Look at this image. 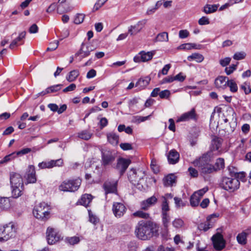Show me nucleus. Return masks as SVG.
I'll return each mask as SVG.
<instances>
[{
  "label": "nucleus",
  "mask_w": 251,
  "mask_h": 251,
  "mask_svg": "<svg viewBox=\"0 0 251 251\" xmlns=\"http://www.w3.org/2000/svg\"><path fill=\"white\" fill-rule=\"evenodd\" d=\"M16 157V152H13L7 155H6L3 159L0 161V164H3L9 162L14 159Z\"/></svg>",
  "instance_id": "44"
},
{
  "label": "nucleus",
  "mask_w": 251,
  "mask_h": 251,
  "mask_svg": "<svg viewBox=\"0 0 251 251\" xmlns=\"http://www.w3.org/2000/svg\"><path fill=\"white\" fill-rule=\"evenodd\" d=\"M248 234L245 231L239 233L237 236V240L238 242L241 245H245L247 242V236Z\"/></svg>",
  "instance_id": "37"
},
{
  "label": "nucleus",
  "mask_w": 251,
  "mask_h": 251,
  "mask_svg": "<svg viewBox=\"0 0 251 251\" xmlns=\"http://www.w3.org/2000/svg\"><path fill=\"white\" fill-rule=\"evenodd\" d=\"M50 206L47 203L41 202L35 207L33 213L36 218L45 221L50 217Z\"/></svg>",
  "instance_id": "5"
},
{
  "label": "nucleus",
  "mask_w": 251,
  "mask_h": 251,
  "mask_svg": "<svg viewBox=\"0 0 251 251\" xmlns=\"http://www.w3.org/2000/svg\"><path fill=\"white\" fill-rule=\"evenodd\" d=\"M211 240L213 246L216 250L221 251L225 247L226 241L221 233L218 232L214 234Z\"/></svg>",
  "instance_id": "10"
},
{
  "label": "nucleus",
  "mask_w": 251,
  "mask_h": 251,
  "mask_svg": "<svg viewBox=\"0 0 251 251\" xmlns=\"http://www.w3.org/2000/svg\"><path fill=\"white\" fill-rule=\"evenodd\" d=\"M126 207L121 202H114L113 204L112 210L114 215L117 218L122 217L126 211Z\"/></svg>",
  "instance_id": "14"
},
{
  "label": "nucleus",
  "mask_w": 251,
  "mask_h": 251,
  "mask_svg": "<svg viewBox=\"0 0 251 251\" xmlns=\"http://www.w3.org/2000/svg\"><path fill=\"white\" fill-rule=\"evenodd\" d=\"M50 161L51 168L54 167H61L64 164L63 160L61 158L57 160H51Z\"/></svg>",
  "instance_id": "45"
},
{
  "label": "nucleus",
  "mask_w": 251,
  "mask_h": 251,
  "mask_svg": "<svg viewBox=\"0 0 251 251\" xmlns=\"http://www.w3.org/2000/svg\"><path fill=\"white\" fill-rule=\"evenodd\" d=\"M227 86L230 88V90L232 92H236L238 90V87L235 82L232 80H228Z\"/></svg>",
  "instance_id": "43"
},
{
  "label": "nucleus",
  "mask_w": 251,
  "mask_h": 251,
  "mask_svg": "<svg viewBox=\"0 0 251 251\" xmlns=\"http://www.w3.org/2000/svg\"><path fill=\"white\" fill-rule=\"evenodd\" d=\"M26 35V32L23 31L21 32L18 37L15 39L14 40L12 41L11 44L9 45V48L11 49H14L15 47H17L20 45L23 44V42H22V39H24Z\"/></svg>",
  "instance_id": "24"
},
{
  "label": "nucleus",
  "mask_w": 251,
  "mask_h": 251,
  "mask_svg": "<svg viewBox=\"0 0 251 251\" xmlns=\"http://www.w3.org/2000/svg\"><path fill=\"white\" fill-rule=\"evenodd\" d=\"M101 164L105 167L111 165L115 160L116 154L114 152L108 150L101 151Z\"/></svg>",
  "instance_id": "9"
},
{
  "label": "nucleus",
  "mask_w": 251,
  "mask_h": 251,
  "mask_svg": "<svg viewBox=\"0 0 251 251\" xmlns=\"http://www.w3.org/2000/svg\"><path fill=\"white\" fill-rule=\"evenodd\" d=\"M140 206L141 209L145 211L148 210L151 206H152L145 200L142 201L140 202Z\"/></svg>",
  "instance_id": "53"
},
{
  "label": "nucleus",
  "mask_w": 251,
  "mask_h": 251,
  "mask_svg": "<svg viewBox=\"0 0 251 251\" xmlns=\"http://www.w3.org/2000/svg\"><path fill=\"white\" fill-rule=\"evenodd\" d=\"M85 15L83 14H77L74 19V23L75 24H80L84 20Z\"/></svg>",
  "instance_id": "49"
},
{
  "label": "nucleus",
  "mask_w": 251,
  "mask_h": 251,
  "mask_svg": "<svg viewBox=\"0 0 251 251\" xmlns=\"http://www.w3.org/2000/svg\"><path fill=\"white\" fill-rule=\"evenodd\" d=\"M151 78L149 77L140 78L136 83L135 86L138 87L140 89H143L149 83Z\"/></svg>",
  "instance_id": "30"
},
{
  "label": "nucleus",
  "mask_w": 251,
  "mask_h": 251,
  "mask_svg": "<svg viewBox=\"0 0 251 251\" xmlns=\"http://www.w3.org/2000/svg\"><path fill=\"white\" fill-rule=\"evenodd\" d=\"M155 53V51L145 52L141 51L134 57L135 62H146L151 60Z\"/></svg>",
  "instance_id": "12"
},
{
  "label": "nucleus",
  "mask_w": 251,
  "mask_h": 251,
  "mask_svg": "<svg viewBox=\"0 0 251 251\" xmlns=\"http://www.w3.org/2000/svg\"><path fill=\"white\" fill-rule=\"evenodd\" d=\"M174 200L176 205L177 207H183L185 205V203L179 198L175 197Z\"/></svg>",
  "instance_id": "60"
},
{
  "label": "nucleus",
  "mask_w": 251,
  "mask_h": 251,
  "mask_svg": "<svg viewBox=\"0 0 251 251\" xmlns=\"http://www.w3.org/2000/svg\"><path fill=\"white\" fill-rule=\"evenodd\" d=\"M133 216L144 219H149L150 218L149 213L144 212L143 210H140L133 213Z\"/></svg>",
  "instance_id": "35"
},
{
  "label": "nucleus",
  "mask_w": 251,
  "mask_h": 251,
  "mask_svg": "<svg viewBox=\"0 0 251 251\" xmlns=\"http://www.w3.org/2000/svg\"><path fill=\"white\" fill-rule=\"evenodd\" d=\"M10 206V200L8 198H0V207L3 209H7Z\"/></svg>",
  "instance_id": "36"
},
{
  "label": "nucleus",
  "mask_w": 251,
  "mask_h": 251,
  "mask_svg": "<svg viewBox=\"0 0 251 251\" xmlns=\"http://www.w3.org/2000/svg\"><path fill=\"white\" fill-rule=\"evenodd\" d=\"M10 180L12 196L18 198L22 195L24 190L23 178L20 174L13 172L10 174Z\"/></svg>",
  "instance_id": "3"
},
{
  "label": "nucleus",
  "mask_w": 251,
  "mask_h": 251,
  "mask_svg": "<svg viewBox=\"0 0 251 251\" xmlns=\"http://www.w3.org/2000/svg\"><path fill=\"white\" fill-rule=\"evenodd\" d=\"M176 176L174 175L171 174L164 178L163 183L166 187L172 186L173 184L176 182Z\"/></svg>",
  "instance_id": "27"
},
{
  "label": "nucleus",
  "mask_w": 251,
  "mask_h": 251,
  "mask_svg": "<svg viewBox=\"0 0 251 251\" xmlns=\"http://www.w3.org/2000/svg\"><path fill=\"white\" fill-rule=\"evenodd\" d=\"M246 54L245 52L241 51V52H236L233 56V58L235 60H239L243 59H244L246 57Z\"/></svg>",
  "instance_id": "50"
},
{
  "label": "nucleus",
  "mask_w": 251,
  "mask_h": 251,
  "mask_svg": "<svg viewBox=\"0 0 251 251\" xmlns=\"http://www.w3.org/2000/svg\"><path fill=\"white\" fill-rule=\"evenodd\" d=\"M146 21H141L138 22L136 25L128 27V33L130 35H135L139 32L146 24Z\"/></svg>",
  "instance_id": "20"
},
{
  "label": "nucleus",
  "mask_w": 251,
  "mask_h": 251,
  "mask_svg": "<svg viewBox=\"0 0 251 251\" xmlns=\"http://www.w3.org/2000/svg\"><path fill=\"white\" fill-rule=\"evenodd\" d=\"M158 227L151 221H140L135 229L136 237L142 240H148L158 234Z\"/></svg>",
  "instance_id": "1"
},
{
  "label": "nucleus",
  "mask_w": 251,
  "mask_h": 251,
  "mask_svg": "<svg viewBox=\"0 0 251 251\" xmlns=\"http://www.w3.org/2000/svg\"><path fill=\"white\" fill-rule=\"evenodd\" d=\"M228 78L226 76H219L215 80V85L218 89H224L227 86Z\"/></svg>",
  "instance_id": "23"
},
{
  "label": "nucleus",
  "mask_w": 251,
  "mask_h": 251,
  "mask_svg": "<svg viewBox=\"0 0 251 251\" xmlns=\"http://www.w3.org/2000/svg\"><path fill=\"white\" fill-rule=\"evenodd\" d=\"M180 48L181 49H185V50H190L192 48L196 49H199L200 48L198 47L197 45L195 44H192V43H186L181 45L180 46Z\"/></svg>",
  "instance_id": "48"
},
{
  "label": "nucleus",
  "mask_w": 251,
  "mask_h": 251,
  "mask_svg": "<svg viewBox=\"0 0 251 251\" xmlns=\"http://www.w3.org/2000/svg\"><path fill=\"white\" fill-rule=\"evenodd\" d=\"M120 146L124 151L131 150L133 149L132 145L128 143H121L120 145Z\"/></svg>",
  "instance_id": "61"
},
{
  "label": "nucleus",
  "mask_w": 251,
  "mask_h": 251,
  "mask_svg": "<svg viewBox=\"0 0 251 251\" xmlns=\"http://www.w3.org/2000/svg\"><path fill=\"white\" fill-rule=\"evenodd\" d=\"M157 198L155 196H152L145 200V201L151 206L154 205L157 202Z\"/></svg>",
  "instance_id": "59"
},
{
  "label": "nucleus",
  "mask_w": 251,
  "mask_h": 251,
  "mask_svg": "<svg viewBox=\"0 0 251 251\" xmlns=\"http://www.w3.org/2000/svg\"><path fill=\"white\" fill-rule=\"evenodd\" d=\"M202 176L208 175L215 172V167L211 164H202L197 166Z\"/></svg>",
  "instance_id": "19"
},
{
  "label": "nucleus",
  "mask_w": 251,
  "mask_h": 251,
  "mask_svg": "<svg viewBox=\"0 0 251 251\" xmlns=\"http://www.w3.org/2000/svg\"><path fill=\"white\" fill-rule=\"evenodd\" d=\"M170 216L168 213L162 214V222L165 230L166 232L168 231V227L170 222Z\"/></svg>",
  "instance_id": "31"
},
{
  "label": "nucleus",
  "mask_w": 251,
  "mask_h": 251,
  "mask_svg": "<svg viewBox=\"0 0 251 251\" xmlns=\"http://www.w3.org/2000/svg\"><path fill=\"white\" fill-rule=\"evenodd\" d=\"M26 178L27 183H35L36 181V177L35 175V171L34 167L32 165L28 166Z\"/></svg>",
  "instance_id": "22"
},
{
  "label": "nucleus",
  "mask_w": 251,
  "mask_h": 251,
  "mask_svg": "<svg viewBox=\"0 0 251 251\" xmlns=\"http://www.w3.org/2000/svg\"><path fill=\"white\" fill-rule=\"evenodd\" d=\"M198 23L201 25H203L209 24L210 22L207 17L203 16L199 20Z\"/></svg>",
  "instance_id": "58"
},
{
  "label": "nucleus",
  "mask_w": 251,
  "mask_h": 251,
  "mask_svg": "<svg viewBox=\"0 0 251 251\" xmlns=\"http://www.w3.org/2000/svg\"><path fill=\"white\" fill-rule=\"evenodd\" d=\"M93 197L90 194H84L82 195L78 202L84 206H87L92 200Z\"/></svg>",
  "instance_id": "26"
},
{
  "label": "nucleus",
  "mask_w": 251,
  "mask_h": 251,
  "mask_svg": "<svg viewBox=\"0 0 251 251\" xmlns=\"http://www.w3.org/2000/svg\"><path fill=\"white\" fill-rule=\"evenodd\" d=\"M89 221L94 225H96L99 222V218L94 215L90 210H88Z\"/></svg>",
  "instance_id": "47"
},
{
  "label": "nucleus",
  "mask_w": 251,
  "mask_h": 251,
  "mask_svg": "<svg viewBox=\"0 0 251 251\" xmlns=\"http://www.w3.org/2000/svg\"><path fill=\"white\" fill-rule=\"evenodd\" d=\"M151 167L153 172L155 174H157L159 171V167L156 164V162L155 160H151Z\"/></svg>",
  "instance_id": "63"
},
{
  "label": "nucleus",
  "mask_w": 251,
  "mask_h": 251,
  "mask_svg": "<svg viewBox=\"0 0 251 251\" xmlns=\"http://www.w3.org/2000/svg\"><path fill=\"white\" fill-rule=\"evenodd\" d=\"M187 59L189 61L195 60L197 62L200 63L204 60L203 56L199 53H194L189 55L187 57Z\"/></svg>",
  "instance_id": "32"
},
{
  "label": "nucleus",
  "mask_w": 251,
  "mask_h": 251,
  "mask_svg": "<svg viewBox=\"0 0 251 251\" xmlns=\"http://www.w3.org/2000/svg\"><path fill=\"white\" fill-rule=\"evenodd\" d=\"M130 161L123 158L118 160L116 169L119 172L120 176H122L128 168Z\"/></svg>",
  "instance_id": "17"
},
{
  "label": "nucleus",
  "mask_w": 251,
  "mask_h": 251,
  "mask_svg": "<svg viewBox=\"0 0 251 251\" xmlns=\"http://www.w3.org/2000/svg\"><path fill=\"white\" fill-rule=\"evenodd\" d=\"M118 181H106L103 185V188L105 191V194L110 193L117 194Z\"/></svg>",
  "instance_id": "15"
},
{
  "label": "nucleus",
  "mask_w": 251,
  "mask_h": 251,
  "mask_svg": "<svg viewBox=\"0 0 251 251\" xmlns=\"http://www.w3.org/2000/svg\"><path fill=\"white\" fill-rule=\"evenodd\" d=\"M222 142V139L215 136L211 141L209 151H211L212 153H214V152L215 151L216 155L220 154L222 153L221 147Z\"/></svg>",
  "instance_id": "11"
},
{
  "label": "nucleus",
  "mask_w": 251,
  "mask_h": 251,
  "mask_svg": "<svg viewBox=\"0 0 251 251\" xmlns=\"http://www.w3.org/2000/svg\"><path fill=\"white\" fill-rule=\"evenodd\" d=\"M201 199L194 193L191 196L190 199V205L192 207L198 206L200 204V201Z\"/></svg>",
  "instance_id": "39"
},
{
  "label": "nucleus",
  "mask_w": 251,
  "mask_h": 251,
  "mask_svg": "<svg viewBox=\"0 0 251 251\" xmlns=\"http://www.w3.org/2000/svg\"><path fill=\"white\" fill-rule=\"evenodd\" d=\"M214 166L215 167V172L224 169L225 167L224 159L222 158H218L216 160L215 165Z\"/></svg>",
  "instance_id": "38"
},
{
  "label": "nucleus",
  "mask_w": 251,
  "mask_h": 251,
  "mask_svg": "<svg viewBox=\"0 0 251 251\" xmlns=\"http://www.w3.org/2000/svg\"><path fill=\"white\" fill-rule=\"evenodd\" d=\"M79 75V73L77 70H74L69 73L66 78L69 82H73L76 79Z\"/></svg>",
  "instance_id": "33"
},
{
  "label": "nucleus",
  "mask_w": 251,
  "mask_h": 251,
  "mask_svg": "<svg viewBox=\"0 0 251 251\" xmlns=\"http://www.w3.org/2000/svg\"><path fill=\"white\" fill-rule=\"evenodd\" d=\"M208 187H206L194 192V193L197 195V196L201 199L203 195L208 191Z\"/></svg>",
  "instance_id": "57"
},
{
  "label": "nucleus",
  "mask_w": 251,
  "mask_h": 251,
  "mask_svg": "<svg viewBox=\"0 0 251 251\" xmlns=\"http://www.w3.org/2000/svg\"><path fill=\"white\" fill-rule=\"evenodd\" d=\"M95 50L93 46L90 44L82 43L79 51L75 54L76 56H80L81 58H84L89 56L90 52Z\"/></svg>",
  "instance_id": "13"
},
{
  "label": "nucleus",
  "mask_w": 251,
  "mask_h": 251,
  "mask_svg": "<svg viewBox=\"0 0 251 251\" xmlns=\"http://www.w3.org/2000/svg\"><path fill=\"white\" fill-rule=\"evenodd\" d=\"M16 232L15 226L12 223L0 227V242H5L14 236Z\"/></svg>",
  "instance_id": "6"
},
{
  "label": "nucleus",
  "mask_w": 251,
  "mask_h": 251,
  "mask_svg": "<svg viewBox=\"0 0 251 251\" xmlns=\"http://www.w3.org/2000/svg\"><path fill=\"white\" fill-rule=\"evenodd\" d=\"M169 210L170 208L167 201L165 200V201H163L162 204V214L168 213V211H169Z\"/></svg>",
  "instance_id": "55"
},
{
  "label": "nucleus",
  "mask_w": 251,
  "mask_h": 251,
  "mask_svg": "<svg viewBox=\"0 0 251 251\" xmlns=\"http://www.w3.org/2000/svg\"><path fill=\"white\" fill-rule=\"evenodd\" d=\"M197 119V115L196 113L195 108H192L190 111H188L182 114L180 117L178 118L176 122H185L190 120H196Z\"/></svg>",
  "instance_id": "16"
},
{
  "label": "nucleus",
  "mask_w": 251,
  "mask_h": 251,
  "mask_svg": "<svg viewBox=\"0 0 251 251\" xmlns=\"http://www.w3.org/2000/svg\"><path fill=\"white\" fill-rule=\"evenodd\" d=\"M92 134L87 130H83L78 133V137L85 140H88L91 138Z\"/></svg>",
  "instance_id": "42"
},
{
  "label": "nucleus",
  "mask_w": 251,
  "mask_h": 251,
  "mask_svg": "<svg viewBox=\"0 0 251 251\" xmlns=\"http://www.w3.org/2000/svg\"><path fill=\"white\" fill-rule=\"evenodd\" d=\"M67 242L71 245H74L78 244L80 241V239L79 237L77 236H73L71 237H68L66 239Z\"/></svg>",
  "instance_id": "46"
},
{
  "label": "nucleus",
  "mask_w": 251,
  "mask_h": 251,
  "mask_svg": "<svg viewBox=\"0 0 251 251\" xmlns=\"http://www.w3.org/2000/svg\"><path fill=\"white\" fill-rule=\"evenodd\" d=\"M170 95V92L169 90H165L159 92V96L161 99L168 98Z\"/></svg>",
  "instance_id": "64"
},
{
  "label": "nucleus",
  "mask_w": 251,
  "mask_h": 251,
  "mask_svg": "<svg viewBox=\"0 0 251 251\" xmlns=\"http://www.w3.org/2000/svg\"><path fill=\"white\" fill-rule=\"evenodd\" d=\"M107 138L108 142L113 145H117L119 142V137L114 132L108 133Z\"/></svg>",
  "instance_id": "29"
},
{
  "label": "nucleus",
  "mask_w": 251,
  "mask_h": 251,
  "mask_svg": "<svg viewBox=\"0 0 251 251\" xmlns=\"http://www.w3.org/2000/svg\"><path fill=\"white\" fill-rule=\"evenodd\" d=\"M231 58L227 57L221 59L219 61V63L222 67H226L229 64Z\"/></svg>",
  "instance_id": "62"
},
{
  "label": "nucleus",
  "mask_w": 251,
  "mask_h": 251,
  "mask_svg": "<svg viewBox=\"0 0 251 251\" xmlns=\"http://www.w3.org/2000/svg\"><path fill=\"white\" fill-rule=\"evenodd\" d=\"M179 154L175 150H172L168 155V160L170 164H175L178 162Z\"/></svg>",
  "instance_id": "25"
},
{
  "label": "nucleus",
  "mask_w": 251,
  "mask_h": 251,
  "mask_svg": "<svg viewBox=\"0 0 251 251\" xmlns=\"http://www.w3.org/2000/svg\"><path fill=\"white\" fill-rule=\"evenodd\" d=\"M62 86V84H57L47 88L49 91V93L57 92V91L61 89Z\"/></svg>",
  "instance_id": "54"
},
{
  "label": "nucleus",
  "mask_w": 251,
  "mask_h": 251,
  "mask_svg": "<svg viewBox=\"0 0 251 251\" xmlns=\"http://www.w3.org/2000/svg\"><path fill=\"white\" fill-rule=\"evenodd\" d=\"M238 64V62L236 64L234 65L233 64L231 66H230L229 67H226L225 68V72L226 74L227 75H229L231 74H232L236 69L237 68V66Z\"/></svg>",
  "instance_id": "51"
},
{
  "label": "nucleus",
  "mask_w": 251,
  "mask_h": 251,
  "mask_svg": "<svg viewBox=\"0 0 251 251\" xmlns=\"http://www.w3.org/2000/svg\"><path fill=\"white\" fill-rule=\"evenodd\" d=\"M156 42H167L168 41V34L166 32L159 33L155 39Z\"/></svg>",
  "instance_id": "41"
},
{
  "label": "nucleus",
  "mask_w": 251,
  "mask_h": 251,
  "mask_svg": "<svg viewBox=\"0 0 251 251\" xmlns=\"http://www.w3.org/2000/svg\"><path fill=\"white\" fill-rule=\"evenodd\" d=\"M140 206L141 209L145 211L148 210L151 206H152L145 200L142 201L140 202Z\"/></svg>",
  "instance_id": "52"
},
{
  "label": "nucleus",
  "mask_w": 251,
  "mask_h": 251,
  "mask_svg": "<svg viewBox=\"0 0 251 251\" xmlns=\"http://www.w3.org/2000/svg\"><path fill=\"white\" fill-rule=\"evenodd\" d=\"M71 8L69 6L68 4H57V12L61 14L64 13L68 12L71 10Z\"/></svg>",
  "instance_id": "34"
},
{
  "label": "nucleus",
  "mask_w": 251,
  "mask_h": 251,
  "mask_svg": "<svg viewBox=\"0 0 251 251\" xmlns=\"http://www.w3.org/2000/svg\"><path fill=\"white\" fill-rule=\"evenodd\" d=\"M218 4H206L203 8V11L206 14L215 12L219 7Z\"/></svg>",
  "instance_id": "28"
},
{
  "label": "nucleus",
  "mask_w": 251,
  "mask_h": 251,
  "mask_svg": "<svg viewBox=\"0 0 251 251\" xmlns=\"http://www.w3.org/2000/svg\"><path fill=\"white\" fill-rule=\"evenodd\" d=\"M59 41H55L54 42L50 43V47L47 49V51H53L55 50L58 47Z\"/></svg>",
  "instance_id": "56"
},
{
  "label": "nucleus",
  "mask_w": 251,
  "mask_h": 251,
  "mask_svg": "<svg viewBox=\"0 0 251 251\" xmlns=\"http://www.w3.org/2000/svg\"><path fill=\"white\" fill-rule=\"evenodd\" d=\"M172 225L176 229L182 228L184 226V221L180 218H176L173 222Z\"/></svg>",
  "instance_id": "40"
},
{
  "label": "nucleus",
  "mask_w": 251,
  "mask_h": 251,
  "mask_svg": "<svg viewBox=\"0 0 251 251\" xmlns=\"http://www.w3.org/2000/svg\"><path fill=\"white\" fill-rule=\"evenodd\" d=\"M146 176V172L144 170L131 169L128 172V178L133 185H136L138 189L142 190L144 189L143 184L145 183Z\"/></svg>",
  "instance_id": "2"
},
{
  "label": "nucleus",
  "mask_w": 251,
  "mask_h": 251,
  "mask_svg": "<svg viewBox=\"0 0 251 251\" xmlns=\"http://www.w3.org/2000/svg\"><path fill=\"white\" fill-rule=\"evenodd\" d=\"M220 186L226 191L234 192L239 188L240 182L237 179L223 177L220 183Z\"/></svg>",
  "instance_id": "7"
},
{
  "label": "nucleus",
  "mask_w": 251,
  "mask_h": 251,
  "mask_svg": "<svg viewBox=\"0 0 251 251\" xmlns=\"http://www.w3.org/2000/svg\"><path fill=\"white\" fill-rule=\"evenodd\" d=\"M218 216L215 214H213L208 216L207 217V222L204 223L200 224L198 226L199 229L206 231L209 228L212 227L214 222H211L210 221L212 218H216Z\"/></svg>",
  "instance_id": "21"
},
{
  "label": "nucleus",
  "mask_w": 251,
  "mask_h": 251,
  "mask_svg": "<svg viewBox=\"0 0 251 251\" xmlns=\"http://www.w3.org/2000/svg\"><path fill=\"white\" fill-rule=\"evenodd\" d=\"M81 180L79 177L67 179L63 181L59 186V189L61 191L74 192L79 188Z\"/></svg>",
  "instance_id": "4"
},
{
  "label": "nucleus",
  "mask_w": 251,
  "mask_h": 251,
  "mask_svg": "<svg viewBox=\"0 0 251 251\" xmlns=\"http://www.w3.org/2000/svg\"><path fill=\"white\" fill-rule=\"evenodd\" d=\"M213 154L214 153H212L211 151H209L204 153L198 160L195 162L196 165L210 164L213 158Z\"/></svg>",
  "instance_id": "18"
},
{
  "label": "nucleus",
  "mask_w": 251,
  "mask_h": 251,
  "mask_svg": "<svg viewBox=\"0 0 251 251\" xmlns=\"http://www.w3.org/2000/svg\"><path fill=\"white\" fill-rule=\"evenodd\" d=\"M46 237L50 245L54 244L62 239L61 235L57 229L51 226L47 229Z\"/></svg>",
  "instance_id": "8"
}]
</instances>
